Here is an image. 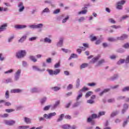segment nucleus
Masks as SVG:
<instances>
[{
    "label": "nucleus",
    "instance_id": "7",
    "mask_svg": "<svg viewBox=\"0 0 129 129\" xmlns=\"http://www.w3.org/2000/svg\"><path fill=\"white\" fill-rule=\"evenodd\" d=\"M87 8V7H84L83 8V9L84 10L79 12V15H81V14L85 15V14H86L87 13V10H86Z\"/></svg>",
    "mask_w": 129,
    "mask_h": 129
},
{
    "label": "nucleus",
    "instance_id": "62",
    "mask_svg": "<svg viewBox=\"0 0 129 129\" xmlns=\"http://www.w3.org/2000/svg\"><path fill=\"white\" fill-rule=\"evenodd\" d=\"M20 74H21V70H18L16 73V75H18L20 76Z\"/></svg>",
    "mask_w": 129,
    "mask_h": 129
},
{
    "label": "nucleus",
    "instance_id": "64",
    "mask_svg": "<svg viewBox=\"0 0 129 129\" xmlns=\"http://www.w3.org/2000/svg\"><path fill=\"white\" fill-rule=\"evenodd\" d=\"M125 62V63H128L129 62V55H128L127 56V57L126 58Z\"/></svg>",
    "mask_w": 129,
    "mask_h": 129
},
{
    "label": "nucleus",
    "instance_id": "45",
    "mask_svg": "<svg viewBox=\"0 0 129 129\" xmlns=\"http://www.w3.org/2000/svg\"><path fill=\"white\" fill-rule=\"evenodd\" d=\"M31 92L34 93V92H39V91H38V89H37V88H34L31 90Z\"/></svg>",
    "mask_w": 129,
    "mask_h": 129
},
{
    "label": "nucleus",
    "instance_id": "47",
    "mask_svg": "<svg viewBox=\"0 0 129 129\" xmlns=\"http://www.w3.org/2000/svg\"><path fill=\"white\" fill-rule=\"evenodd\" d=\"M50 107H51L50 105L46 106L44 108L43 110H49Z\"/></svg>",
    "mask_w": 129,
    "mask_h": 129
},
{
    "label": "nucleus",
    "instance_id": "8",
    "mask_svg": "<svg viewBox=\"0 0 129 129\" xmlns=\"http://www.w3.org/2000/svg\"><path fill=\"white\" fill-rule=\"evenodd\" d=\"M15 28L16 29H25V28H27V26L26 25H18L15 26Z\"/></svg>",
    "mask_w": 129,
    "mask_h": 129
},
{
    "label": "nucleus",
    "instance_id": "56",
    "mask_svg": "<svg viewBox=\"0 0 129 129\" xmlns=\"http://www.w3.org/2000/svg\"><path fill=\"white\" fill-rule=\"evenodd\" d=\"M111 27V28H113L114 29H118L120 28V26H116V25H113Z\"/></svg>",
    "mask_w": 129,
    "mask_h": 129
},
{
    "label": "nucleus",
    "instance_id": "46",
    "mask_svg": "<svg viewBox=\"0 0 129 129\" xmlns=\"http://www.w3.org/2000/svg\"><path fill=\"white\" fill-rule=\"evenodd\" d=\"M123 48L125 49H128L129 48V43H126L124 45H123Z\"/></svg>",
    "mask_w": 129,
    "mask_h": 129
},
{
    "label": "nucleus",
    "instance_id": "36",
    "mask_svg": "<svg viewBox=\"0 0 129 129\" xmlns=\"http://www.w3.org/2000/svg\"><path fill=\"white\" fill-rule=\"evenodd\" d=\"M72 88H73V85L71 84H70L67 87L68 90H70V89H72Z\"/></svg>",
    "mask_w": 129,
    "mask_h": 129
},
{
    "label": "nucleus",
    "instance_id": "9",
    "mask_svg": "<svg viewBox=\"0 0 129 129\" xmlns=\"http://www.w3.org/2000/svg\"><path fill=\"white\" fill-rule=\"evenodd\" d=\"M110 90V89H105L103 91L99 93L100 96H102L104 93H106Z\"/></svg>",
    "mask_w": 129,
    "mask_h": 129
},
{
    "label": "nucleus",
    "instance_id": "44",
    "mask_svg": "<svg viewBox=\"0 0 129 129\" xmlns=\"http://www.w3.org/2000/svg\"><path fill=\"white\" fill-rule=\"evenodd\" d=\"M60 62H58V63H56L54 65V68H59V67H60Z\"/></svg>",
    "mask_w": 129,
    "mask_h": 129
},
{
    "label": "nucleus",
    "instance_id": "51",
    "mask_svg": "<svg viewBox=\"0 0 129 129\" xmlns=\"http://www.w3.org/2000/svg\"><path fill=\"white\" fill-rule=\"evenodd\" d=\"M46 98H43L41 100V104H43L46 101Z\"/></svg>",
    "mask_w": 129,
    "mask_h": 129
},
{
    "label": "nucleus",
    "instance_id": "28",
    "mask_svg": "<svg viewBox=\"0 0 129 129\" xmlns=\"http://www.w3.org/2000/svg\"><path fill=\"white\" fill-rule=\"evenodd\" d=\"M51 89H52L54 91H58V90H60L61 88L59 87H53L51 88Z\"/></svg>",
    "mask_w": 129,
    "mask_h": 129
},
{
    "label": "nucleus",
    "instance_id": "58",
    "mask_svg": "<svg viewBox=\"0 0 129 129\" xmlns=\"http://www.w3.org/2000/svg\"><path fill=\"white\" fill-rule=\"evenodd\" d=\"M96 40H97L96 36H94L91 38V41H92V42H93V41H96Z\"/></svg>",
    "mask_w": 129,
    "mask_h": 129
},
{
    "label": "nucleus",
    "instance_id": "26",
    "mask_svg": "<svg viewBox=\"0 0 129 129\" xmlns=\"http://www.w3.org/2000/svg\"><path fill=\"white\" fill-rule=\"evenodd\" d=\"M72 58H77V54H75L74 53H72L71 56L69 57V60H71Z\"/></svg>",
    "mask_w": 129,
    "mask_h": 129
},
{
    "label": "nucleus",
    "instance_id": "19",
    "mask_svg": "<svg viewBox=\"0 0 129 129\" xmlns=\"http://www.w3.org/2000/svg\"><path fill=\"white\" fill-rule=\"evenodd\" d=\"M98 57H94L93 58H92L91 63H93V64H94V63L97 62V61H98Z\"/></svg>",
    "mask_w": 129,
    "mask_h": 129
},
{
    "label": "nucleus",
    "instance_id": "39",
    "mask_svg": "<svg viewBox=\"0 0 129 129\" xmlns=\"http://www.w3.org/2000/svg\"><path fill=\"white\" fill-rule=\"evenodd\" d=\"M129 91V87H125L122 90V91H123V92H125V91Z\"/></svg>",
    "mask_w": 129,
    "mask_h": 129
},
{
    "label": "nucleus",
    "instance_id": "59",
    "mask_svg": "<svg viewBox=\"0 0 129 129\" xmlns=\"http://www.w3.org/2000/svg\"><path fill=\"white\" fill-rule=\"evenodd\" d=\"M69 19V17H67L65 19H63L62 23H66L67 22L68 20Z\"/></svg>",
    "mask_w": 129,
    "mask_h": 129
},
{
    "label": "nucleus",
    "instance_id": "6",
    "mask_svg": "<svg viewBox=\"0 0 129 129\" xmlns=\"http://www.w3.org/2000/svg\"><path fill=\"white\" fill-rule=\"evenodd\" d=\"M117 40H120V41H122L125 39H127V35L126 34H123L121 36L117 37Z\"/></svg>",
    "mask_w": 129,
    "mask_h": 129
},
{
    "label": "nucleus",
    "instance_id": "37",
    "mask_svg": "<svg viewBox=\"0 0 129 129\" xmlns=\"http://www.w3.org/2000/svg\"><path fill=\"white\" fill-rule=\"evenodd\" d=\"M88 86H90L91 87H93L96 85V84L95 83H88Z\"/></svg>",
    "mask_w": 129,
    "mask_h": 129
},
{
    "label": "nucleus",
    "instance_id": "57",
    "mask_svg": "<svg viewBox=\"0 0 129 129\" xmlns=\"http://www.w3.org/2000/svg\"><path fill=\"white\" fill-rule=\"evenodd\" d=\"M37 39V37H31V38H29V41H35V40H36Z\"/></svg>",
    "mask_w": 129,
    "mask_h": 129
},
{
    "label": "nucleus",
    "instance_id": "50",
    "mask_svg": "<svg viewBox=\"0 0 129 129\" xmlns=\"http://www.w3.org/2000/svg\"><path fill=\"white\" fill-rule=\"evenodd\" d=\"M109 22H110V23H111L112 24H115V21H114V20H113V19L112 18L109 19Z\"/></svg>",
    "mask_w": 129,
    "mask_h": 129
},
{
    "label": "nucleus",
    "instance_id": "41",
    "mask_svg": "<svg viewBox=\"0 0 129 129\" xmlns=\"http://www.w3.org/2000/svg\"><path fill=\"white\" fill-rule=\"evenodd\" d=\"M80 85V80H79V79H78L77 80V84H76L77 88H78V87H79Z\"/></svg>",
    "mask_w": 129,
    "mask_h": 129
},
{
    "label": "nucleus",
    "instance_id": "20",
    "mask_svg": "<svg viewBox=\"0 0 129 129\" xmlns=\"http://www.w3.org/2000/svg\"><path fill=\"white\" fill-rule=\"evenodd\" d=\"M30 126L29 125H25V126H19L18 127L17 129H27L29 128Z\"/></svg>",
    "mask_w": 129,
    "mask_h": 129
},
{
    "label": "nucleus",
    "instance_id": "40",
    "mask_svg": "<svg viewBox=\"0 0 129 129\" xmlns=\"http://www.w3.org/2000/svg\"><path fill=\"white\" fill-rule=\"evenodd\" d=\"M49 114V116L51 118L52 116H55V115H56L57 114L56 113V112H54L52 113H50Z\"/></svg>",
    "mask_w": 129,
    "mask_h": 129
},
{
    "label": "nucleus",
    "instance_id": "55",
    "mask_svg": "<svg viewBox=\"0 0 129 129\" xmlns=\"http://www.w3.org/2000/svg\"><path fill=\"white\" fill-rule=\"evenodd\" d=\"M29 27L31 28V29H37L36 25H32Z\"/></svg>",
    "mask_w": 129,
    "mask_h": 129
},
{
    "label": "nucleus",
    "instance_id": "12",
    "mask_svg": "<svg viewBox=\"0 0 129 129\" xmlns=\"http://www.w3.org/2000/svg\"><path fill=\"white\" fill-rule=\"evenodd\" d=\"M12 93H20V92H22V90L20 89H14L11 91Z\"/></svg>",
    "mask_w": 129,
    "mask_h": 129
},
{
    "label": "nucleus",
    "instance_id": "23",
    "mask_svg": "<svg viewBox=\"0 0 129 129\" xmlns=\"http://www.w3.org/2000/svg\"><path fill=\"white\" fill-rule=\"evenodd\" d=\"M117 114H118V112L117 111H114L111 113V117H113V116H115V115H117Z\"/></svg>",
    "mask_w": 129,
    "mask_h": 129
},
{
    "label": "nucleus",
    "instance_id": "61",
    "mask_svg": "<svg viewBox=\"0 0 129 129\" xmlns=\"http://www.w3.org/2000/svg\"><path fill=\"white\" fill-rule=\"evenodd\" d=\"M13 70H10L9 71H7L6 72H5V74H8L9 73H12V72H13Z\"/></svg>",
    "mask_w": 129,
    "mask_h": 129
},
{
    "label": "nucleus",
    "instance_id": "2",
    "mask_svg": "<svg viewBox=\"0 0 129 129\" xmlns=\"http://www.w3.org/2000/svg\"><path fill=\"white\" fill-rule=\"evenodd\" d=\"M47 72H48L50 75H58L60 72H61V70L60 69H56L54 71L52 70H48Z\"/></svg>",
    "mask_w": 129,
    "mask_h": 129
},
{
    "label": "nucleus",
    "instance_id": "38",
    "mask_svg": "<svg viewBox=\"0 0 129 129\" xmlns=\"http://www.w3.org/2000/svg\"><path fill=\"white\" fill-rule=\"evenodd\" d=\"M116 9L118 10H122V5H120V4H117Z\"/></svg>",
    "mask_w": 129,
    "mask_h": 129
},
{
    "label": "nucleus",
    "instance_id": "35",
    "mask_svg": "<svg viewBox=\"0 0 129 129\" xmlns=\"http://www.w3.org/2000/svg\"><path fill=\"white\" fill-rule=\"evenodd\" d=\"M5 111H6V112H8L9 113L10 112H13V111H15V109H7L5 110Z\"/></svg>",
    "mask_w": 129,
    "mask_h": 129
},
{
    "label": "nucleus",
    "instance_id": "11",
    "mask_svg": "<svg viewBox=\"0 0 129 129\" xmlns=\"http://www.w3.org/2000/svg\"><path fill=\"white\" fill-rule=\"evenodd\" d=\"M27 39V36L24 35L19 40V43H23Z\"/></svg>",
    "mask_w": 129,
    "mask_h": 129
},
{
    "label": "nucleus",
    "instance_id": "48",
    "mask_svg": "<svg viewBox=\"0 0 129 129\" xmlns=\"http://www.w3.org/2000/svg\"><path fill=\"white\" fill-rule=\"evenodd\" d=\"M6 98H9L10 97V95L9 94V91H7L5 94Z\"/></svg>",
    "mask_w": 129,
    "mask_h": 129
},
{
    "label": "nucleus",
    "instance_id": "32",
    "mask_svg": "<svg viewBox=\"0 0 129 129\" xmlns=\"http://www.w3.org/2000/svg\"><path fill=\"white\" fill-rule=\"evenodd\" d=\"M91 118L94 119V118H98V115L96 114H92L91 115Z\"/></svg>",
    "mask_w": 129,
    "mask_h": 129
},
{
    "label": "nucleus",
    "instance_id": "31",
    "mask_svg": "<svg viewBox=\"0 0 129 129\" xmlns=\"http://www.w3.org/2000/svg\"><path fill=\"white\" fill-rule=\"evenodd\" d=\"M43 28V24L40 23L36 25V29H42Z\"/></svg>",
    "mask_w": 129,
    "mask_h": 129
},
{
    "label": "nucleus",
    "instance_id": "52",
    "mask_svg": "<svg viewBox=\"0 0 129 129\" xmlns=\"http://www.w3.org/2000/svg\"><path fill=\"white\" fill-rule=\"evenodd\" d=\"M58 13H60V9H56L53 12V14L54 15H56V14H58Z\"/></svg>",
    "mask_w": 129,
    "mask_h": 129
},
{
    "label": "nucleus",
    "instance_id": "49",
    "mask_svg": "<svg viewBox=\"0 0 129 129\" xmlns=\"http://www.w3.org/2000/svg\"><path fill=\"white\" fill-rule=\"evenodd\" d=\"M59 104H60V101H56L55 104L54 105V107H57V106H58Z\"/></svg>",
    "mask_w": 129,
    "mask_h": 129
},
{
    "label": "nucleus",
    "instance_id": "3",
    "mask_svg": "<svg viewBox=\"0 0 129 129\" xmlns=\"http://www.w3.org/2000/svg\"><path fill=\"white\" fill-rule=\"evenodd\" d=\"M5 124H7V125H14L15 123H16V121L15 120H4Z\"/></svg>",
    "mask_w": 129,
    "mask_h": 129
},
{
    "label": "nucleus",
    "instance_id": "30",
    "mask_svg": "<svg viewBox=\"0 0 129 129\" xmlns=\"http://www.w3.org/2000/svg\"><path fill=\"white\" fill-rule=\"evenodd\" d=\"M43 117H44V118H46V119H50L51 118L49 114H44L43 115Z\"/></svg>",
    "mask_w": 129,
    "mask_h": 129
},
{
    "label": "nucleus",
    "instance_id": "53",
    "mask_svg": "<svg viewBox=\"0 0 129 129\" xmlns=\"http://www.w3.org/2000/svg\"><path fill=\"white\" fill-rule=\"evenodd\" d=\"M82 95H83L82 93L79 94L78 97H77V100H79V99H80V98L82 97Z\"/></svg>",
    "mask_w": 129,
    "mask_h": 129
},
{
    "label": "nucleus",
    "instance_id": "18",
    "mask_svg": "<svg viewBox=\"0 0 129 129\" xmlns=\"http://www.w3.org/2000/svg\"><path fill=\"white\" fill-rule=\"evenodd\" d=\"M24 121L25 122H26V123H31L32 122L31 121V119L26 117H24Z\"/></svg>",
    "mask_w": 129,
    "mask_h": 129
},
{
    "label": "nucleus",
    "instance_id": "22",
    "mask_svg": "<svg viewBox=\"0 0 129 129\" xmlns=\"http://www.w3.org/2000/svg\"><path fill=\"white\" fill-rule=\"evenodd\" d=\"M88 66V63H84L82 64L80 66L81 69H83V68H86Z\"/></svg>",
    "mask_w": 129,
    "mask_h": 129
},
{
    "label": "nucleus",
    "instance_id": "13",
    "mask_svg": "<svg viewBox=\"0 0 129 129\" xmlns=\"http://www.w3.org/2000/svg\"><path fill=\"white\" fill-rule=\"evenodd\" d=\"M62 128L63 129H70L71 128V126L69 124H64L61 126Z\"/></svg>",
    "mask_w": 129,
    "mask_h": 129
},
{
    "label": "nucleus",
    "instance_id": "5",
    "mask_svg": "<svg viewBox=\"0 0 129 129\" xmlns=\"http://www.w3.org/2000/svg\"><path fill=\"white\" fill-rule=\"evenodd\" d=\"M7 27H8V24L5 23L4 24L2 25L0 27V32H3V31H5L6 29H7Z\"/></svg>",
    "mask_w": 129,
    "mask_h": 129
},
{
    "label": "nucleus",
    "instance_id": "21",
    "mask_svg": "<svg viewBox=\"0 0 129 129\" xmlns=\"http://www.w3.org/2000/svg\"><path fill=\"white\" fill-rule=\"evenodd\" d=\"M44 42L45 43H52V40L51 39H50L49 38L46 37L44 39Z\"/></svg>",
    "mask_w": 129,
    "mask_h": 129
},
{
    "label": "nucleus",
    "instance_id": "29",
    "mask_svg": "<svg viewBox=\"0 0 129 129\" xmlns=\"http://www.w3.org/2000/svg\"><path fill=\"white\" fill-rule=\"evenodd\" d=\"M93 93L91 91H89L86 94V97L87 98V97H89V96H90V95H92V94Z\"/></svg>",
    "mask_w": 129,
    "mask_h": 129
},
{
    "label": "nucleus",
    "instance_id": "27",
    "mask_svg": "<svg viewBox=\"0 0 129 129\" xmlns=\"http://www.w3.org/2000/svg\"><path fill=\"white\" fill-rule=\"evenodd\" d=\"M62 44H63V39L61 38L59 40V42L57 43V46H59V47H61Z\"/></svg>",
    "mask_w": 129,
    "mask_h": 129
},
{
    "label": "nucleus",
    "instance_id": "63",
    "mask_svg": "<svg viewBox=\"0 0 129 129\" xmlns=\"http://www.w3.org/2000/svg\"><path fill=\"white\" fill-rule=\"evenodd\" d=\"M6 83H10V82H12V79H7L6 80Z\"/></svg>",
    "mask_w": 129,
    "mask_h": 129
},
{
    "label": "nucleus",
    "instance_id": "1",
    "mask_svg": "<svg viewBox=\"0 0 129 129\" xmlns=\"http://www.w3.org/2000/svg\"><path fill=\"white\" fill-rule=\"evenodd\" d=\"M27 54L26 50H20L16 52V57L18 59L24 58Z\"/></svg>",
    "mask_w": 129,
    "mask_h": 129
},
{
    "label": "nucleus",
    "instance_id": "54",
    "mask_svg": "<svg viewBox=\"0 0 129 129\" xmlns=\"http://www.w3.org/2000/svg\"><path fill=\"white\" fill-rule=\"evenodd\" d=\"M64 118H66V119H71V116L69 115H65Z\"/></svg>",
    "mask_w": 129,
    "mask_h": 129
},
{
    "label": "nucleus",
    "instance_id": "16",
    "mask_svg": "<svg viewBox=\"0 0 129 129\" xmlns=\"http://www.w3.org/2000/svg\"><path fill=\"white\" fill-rule=\"evenodd\" d=\"M81 50H82L83 51H85V48L82 46H80V49H78L77 50V52H78V53H79V54H81Z\"/></svg>",
    "mask_w": 129,
    "mask_h": 129
},
{
    "label": "nucleus",
    "instance_id": "24",
    "mask_svg": "<svg viewBox=\"0 0 129 129\" xmlns=\"http://www.w3.org/2000/svg\"><path fill=\"white\" fill-rule=\"evenodd\" d=\"M124 4H125V1L124 0H122L117 3V5H120L121 6H123V5H124Z\"/></svg>",
    "mask_w": 129,
    "mask_h": 129
},
{
    "label": "nucleus",
    "instance_id": "15",
    "mask_svg": "<svg viewBox=\"0 0 129 129\" xmlns=\"http://www.w3.org/2000/svg\"><path fill=\"white\" fill-rule=\"evenodd\" d=\"M29 59L30 60H31V61H32L33 62H36L37 61V58H36V57L33 55L30 56Z\"/></svg>",
    "mask_w": 129,
    "mask_h": 129
},
{
    "label": "nucleus",
    "instance_id": "4",
    "mask_svg": "<svg viewBox=\"0 0 129 129\" xmlns=\"http://www.w3.org/2000/svg\"><path fill=\"white\" fill-rule=\"evenodd\" d=\"M18 8H20L19 9V12H23V11H24V10H25V7L24 6L23 3H20L19 5H18Z\"/></svg>",
    "mask_w": 129,
    "mask_h": 129
},
{
    "label": "nucleus",
    "instance_id": "17",
    "mask_svg": "<svg viewBox=\"0 0 129 129\" xmlns=\"http://www.w3.org/2000/svg\"><path fill=\"white\" fill-rule=\"evenodd\" d=\"M105 114V111H100L98 114V118H99L100 116H102V115H104Z\"/></svg>",
    "mask_w": 129,
    "mask_h": 129
},
{
    "label": "nucleus",
    "instance_id": "60",
    "mask_svg": "<svg viewBox=\"0 0 129 129\" xmlns=\"http://www.w3.org/2000/svg\"><path fill=\"white\" fill-rule=\"evenodd\" d=\"M88 103H90V104H92V103H94V101L92 100H89L87 101Z\"/></svg>",
    "mask_w": 129,
    "mask_h": 129
},
{
    "label": "nucleus",
    "instance_id": "10",
    "mask_svg": "<svg viewBox=\"0 0 129 129\" xmlns=\"http://www.w3.org/2000/svg\"><path fill=\"white\" fill-rule=\"evenodd\" d=\"M65 117V114H61L59 115V118L57 119V122H59V121H61V120H63V117Z\"/></svg>",
    "mask_w": 129,
    "mask_h": 129
},
{
    "label": "nucleus",
    "instance_id": "14",
    "mask_svg": "<svg viewBox=\"0 0 129 129\" xmlns=\"http://www.w3.org/2000/svg\"><path fill=\"white\" fill-rule=\"evenodd\" d=\"M128 108V105L125 104L124 105V108L122 110V113H124L126 111V109Z\"/></svg>",
    "mask_w": 129,
    "mask_h": 129
},
{
    "label": "nucleus",
    "instance_id": "43",
    "mask_svg": "<svg viewBox=\"0 0 129 129\" xmlns=\"http://www.w3.org/2000/svg\"><path fill=\"white\" fill-rule=\"evenodd\" d=\"M108 41H109V42H114V41H115V39H114V38L112 37H109L108 38Z\"/></svg>",
    "mask_w": 129,
    "mask_h": 129
},
{
    "label": "nucleus",
    "instance_id": "25",
    "mask_svg": "<svg viewBox=\"0 0 129 129\" xmlns=\"http://www.w3.org/2000/svg\"><path fill=\"white\" fill-rule=\"evenodd\" d=\"M125 61V60L123 59H121L118 61H117V64H118V65H120V64L124 63Z\"/></svg>",
    "mask_w": 129,
    "mask_h": 129
},
{
    "label": "nucleus",
    "instance_id": "33",
    "mask_svg": "<svg viewBox=\"0 0 129 129\" xmlns=\"http://www.w3.org/2000/svg\"><path fill=\"white\" fill-rule=\"evenodd\" d=\"M102 63H104V59H101V60L99 61L96 66H99V65H101Z\"/></svg>",
    "mask_w": 129,
    "mask_h": 129
},
{
    "label": "nucleus",
    "instance_id": "34",
    "mask_svg": "<svg viewBox=\"0 0 129 129\" xmlns=\"http://www.w3.org/2000/svg\"><path fill=\"white\" fill-rule=\"evenodd\" d=\"M49 12L50 10H49L48 8H46L45 9L43 10L42 13L44 14V13H49Z\"/></svg>",
    "mask_w": 129,
    "mask_h": 129
},
{
    "label": "nucleus",
    "instance_id": "42",
    "mask_svg": "<svg viewBox=\"0 0 129 129\" xmlns=\"http://www.w3.org/2000/svg\"><path fill=\"white\" fill-rule=\"evenodd\" d=\"M87 90H88V88H86V87H84L81 90H80V91L84 92V91H87Z\"/></svg>",
    "mask_w": 129,
    "mask_h": 129
}]
</instances>
